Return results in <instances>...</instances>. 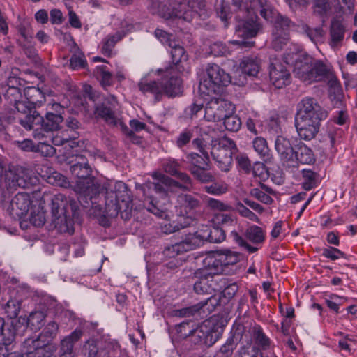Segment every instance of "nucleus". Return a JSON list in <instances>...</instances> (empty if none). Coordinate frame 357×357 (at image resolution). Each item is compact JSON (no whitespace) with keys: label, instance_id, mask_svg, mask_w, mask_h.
Segmentation results:
<instances>
[{"label":"nucleus","instance_id":"nucleus-1","mask_svg":"<svg viewBox=\"0 0 357 357\" xmlns=\"http://www.w3.org/2000/svg\"><path fill=\"white\" fill-rule=\"evenodd\" d=\"M289 52L284 54V61L287 64L294 66L295 76L307 84L320 82L330 78L332 86L337 87L339 82L332 74L330 68L322 61L315 60L310 56L303 53L300 48L294 44L290 45Z\"/></svg>","mask_w":357,"mask_h":357},{"label":"nucleus","instance_id":"nucleus-2","mask_svg":"<svg viewBox=\"0 0 357 357\" xmlns=\"http://www.w3.org/2000/svg\"><path fill=\"white\" fill-rule=\"evenodd\" d=\"M328 116L325 110L313 98L305 97L297 105L295 127L304 140L314 139L319 132L321 121Z\"/></svg>","mask_w":357,"mask_h":357},{"label":"nucleus","instance_id":"nucleus-3","mask_svg":"<svg viewBox=\"0 0 357 357\" xmlns=\"http://www.w3.org/2000/svg\"><path fill=\"white\" fill-rule=\"evenodd\" d=\"M162 167L166 173L176 176L178 181H176L161 173H154L153 178L158 181L149 185L150 190L162 196H166L168 192H174L176 188L187 191L192 189V180L187 174L179 171L181 164L178 160L171 158L164 159L162 161Z\"/></svg>","mask_w":357,"mask_h":357},{"label":"nucleus","instance_id":"nucleus-4","mask_svg":"<svg viewBox=\"0 0 357 357\" xmlns=\"http://www.w3.org/2000/svg\"><path fill=\"white\" fill-rule=\"evenodd\" d=\"M225 238V231L220 227L211 228L208 226H202L195 233L185 235L180 242L168 246L165 254L169 257L194 250L205 241L210 243H220Z\"/></svg>","mask_w":357,"mask_h":357},{"label":"nucleus","instance_id":"nucleus-5","mask_svg":"<svg viewBox=\"0 0 357 357\" xmlns=\"http://www.w3.org/2000/svg\"><path fill=\"white\" fill-rule=\"evenodd\" d=\"M74 156L76 157L75 162L71 165L70 171L77 178L75 191L79 195V199L84 198L86 203H88L87 200L90 199L93 204L92 199L95 198L102 188L93 177L90 176L92 170L86 156L79 155L77 152L74 153Z\"/></svg>","mask_w":357,"mask_h":357},{"label":"nucleus","instance_id":"nucleus-6","mask_svg":"<svg viewBox=\"0 0 357 357\" xmlns=\"http://www.w3.org/2000/svg\"><path fill=\"white\" fill-rule=\"evenodd\" d=\"M174 67L167 68L160 82L142 80L139 83V90L144 93H149L158 100L164 94L173 97L182 93V81L179 73Z\"/></svg>","mask_w":357,"mask_h":357},{"label":"nucleus","instance_id":"nucleus-7","mask_svg":"<svg viewBox=\"0 0 357 357\" xmlns=\"http://www.w3.org/2000/svg\"><path fill=\"white\" fill-rule=\"evenodd\" d=\"M226 321L219 315H213L195 329L190 330L188 323L180 325V332L189 331V333H184L183 335L190 336L191 341L195 344H213L219 338Z\"/></svg>","mask_w":357,"mask_h":357},{"label":"nucleus","instance_id":"nucleus-8","mask_svg":"<svg viewBox=\"0 0 357 357\" xmlns=\"http://www.w3.org/2000/svg\"><path fill=\"white\" fill-rule=\"evenodd\" d=\"M109 187L105 196L107 213L109 216H116L121 213L122 218H130L132 204L130 192L126 185L122 181H116L114 185L110 183Z\"/></svg>","mask_w":357,"mask_h":357},{"label":"nucleus","instance_id":"nucleus-9","mask_svg":"<svg viewBox=\"0 0 357 357\" xmlns=\"http://www.w3.org/2000/svg\"><path fill=\"white\" fill-rule=\"evenodd\" d=\"M76 202L62 194L55 195L51 202L52 221L61 232L73 234L74 232L73 215L75 212Z\"/></svg>","mask_w":357,"mask_h":357},{"label":"nucleus","instance_id":"nucleus-10","mask_svg":"<svg viewBox=\"0 0 357 357\" xmlns=\"http://www.w3.org/2000/svg\"><path fill=\"white\" fill-rule=\"evenodd\" d=\"M231 77L216 64H211L206 69V75L200 82L199 93L201 98L218 95L223 87L231 83Z\"/></svg>","mask_w":357,"mask_h":357},{"label":"nucleus","instance_id":"nucleus-11","mask_svg":"<svg viewBox=\"0 0 357 357\" xmlns=\"http://www.w3.org/2000/svg\"><path fill=\"white\" fill-rule=\"evenodd\" d=\"M244 4V8L248 12L253 13L257 19V13L266 21L274 24L275 28L277 22H280V26L284 25L287 28H291L293 22L287 17L280 15L277 10L268 2L267 0H241Z\"/></svg>","mask_w":357,"mask_h":357},{"label":"nucleus","instance_id":"nucleus-12","mask_svg":"<svg viewBox=\"0 0 357 357\" xmlns=\"http://www.w3.org/2000/svg\"><path fill=\"white\" fill-rule=\"evenodd\" d=\"M233 5L240 11L245 12V19L240 20L236 26V34L243 40L252 38L257 36L261 29V25L255 17L252 11L248 13L244 8L241 0H232Z\"/></svg>","mask_w":357,"mask_h":357},{"label":"nucleus","instance_id":"nucleus-13","mask_svg":"<svg viewBox=\"0 0 357 357\" xmlns=\"http://www.w3.org/2000/svg\"><path fill=\"white\" fill-rule=\"evenodd\" d=\"M236 151V145L231 139L222 138L214 144L211 153L218 167L223 172L229 171L232 164V155Z\"/></svg>","mask_w":357,"mask_h":357},{"label":"nucleus","instance_id":"nucleus-14","mask_svg":"<svg viewBox=\"0 0 357 357\" xmlns=\"http://www.w3.org/2000/svg\"><path fill=\"white\" fill-rule=\"evenodd\" d=\"M202 99L207 102L204 118L208 121H220L234 110V106L230 102L215 96L208 97L207 100Z\"/></svg>","mask_w":357,"mask_h":357},{"label":"nucleus","instance_id":"nucleus-15","mask_svg":"<svg viewBox=\"0 0 357 357\" xmlns=\"http://www.w3.org/2000/svg\"><path fill=\"white\" fill-rule=\"evenodd\" d=\"M240 342L241 344L255 345L260 351L268 349L271 341L265 334L262 328L257 324L250 326L248 329L243 331Z\"/></svg>","mask_w":357,"mask_h":357},{"label":"nucleus","instance_id":"nucleus-16","mask_svg":"<svg viewBox=\"0 0 357 357\" xmlns=\"http://www.w3.org/2000/svg\"><path fill=\"white\" fill-rule=\"evenodd\" d=\"M269 76L272 84L281 89L291 82V74L286 66L275 58L270 59Z\"/></svg>","mask_w":357,"mask_h":357},{"label":"nucleus","instance_id":"nucleus-17","mask_svg":"<svg viewBox=\"0 0 357 357\" xmlns=\"http://www.w3.org/2000/svg\"><path fill=\"white\" fill-rule=\"evenodd\" d=\"M194 277L197 279L194 284V289L197 294H210L222 290V286L218 282V280L213 275L197 270L194 273Z\"/></svg>","mask_w":357,"mask_h":357},{"label":"nucleus","instance_id":"nucleus-18","mask_svg":"<svg viewBox=\"0 0 357 357\" xmlns=\"http://www.w3.org/2000/svg\"><path fill=\"white\" fill-rule=\"evenodd\" d=\"M5 183L9 190H15L17 187L29 188L33 184L32 178L22 167H12L5 173Z\"/></svg>","mask_w":357,"mask_h":357},{"label":"nucleus","instance_id":"nucleus-19","mask_svg":"<svg viewBox=\"0 0 357 357\" xmlns=\"http://www.w3.org/2000/svg\"><path fill=\"white\" fill-rule=\"evenodd\" d=\"M220 296L212 295L205 301H201L195 305L181 310L179 314L183 317L192 316L196 313H198L199 315L210 314L218 305H220Z\"/></svg>","mask_w":357,"mask_h":357},{"label":"nucleus","instance_id":"nucleus-20","mask_svg":"<svg viewBox=\"0 0 357 357\" xmlns=\"http://www.w3.org/2000/svg\"><path fill=\"white\" fill-rule=\"evenodd\" d=\"M275 148L284 165L288 167H295L294 151L290 140L282 136L277 137Z\"/></svg>","mask_w":357,"mask_h":357},{"label":"nucleus","instance_id":"nucleus-21","mask_svg":"<svg viewBox=\"0 0 357 357\" xmlns=\"http://www.w3.org/2000/svg\"><path fill=\"white\" fill-rule=\"evenodd\" d=\"M229 45L220 41L214 42L210 45V53L215 56H227L233 51L231 45L240 49L250 48L255 45V42L234 40L229 41Z\"/></svg>","mask_w":357,"mask_h":357},{"label":"nucleus","instance_id":"nucleus-22","mask_svg":"<svg viewBox=\"0 0 357 357\" xmlns=\"http://www.w3.org/2000/svg\"><path fill=\"white\" fill-rule=\"evenodd\" d=\"M30 195L26 192L17 193L11 200L10 213L14 218H22L26 215L31 205Z\"/></svg>","mask_w":357,"mask_h":357},{"label":"nucleus","instance_id":"nucleus-23","mask_svg":"<svg viewBox=\"0 0 357 357\" xmlns=\"http://www.w3.org/2000/svg\"><path fill=\"white\" fill-rule=\"evenodd\" d=\"M204 268L199 269L211 275H219L225 271L218 250L206 254L203 259Z\"/></svg>","mask_w":357,"mask_h":357},{"label":"nucleus","instance_id":"nucleus-24","mask_svg":"<svg viewBox=\"0 0 357 357\" xmlns=\"http://www.w3.org/2000/svg\"><path fill=\"white\" fill-rule=\"evenodd\" d=\"M24 94L28 101L19 100L15 102V109L18 112L27 114L31 113L35 105H37L38 100L35 98L42 96L40 91L35 87L29 88L25 90Z\"/></svg>","mask_w":357,"mask_h":357},{"label":"nucleus","instance_id":"nucleus-25","mask_svg":"<svg viewBox=\"0 0 357 357\" xmlns=\"http://www.w3.org/2000/svg\"><path fill=\"white\" fill-rule=\"evenodd\" d=\"M121 25L123 29L121 31H117L113 35H109L104 40L101 50L104 55L109 56L115 44L121 40L122 38L133 28L132 25L126 21L122 22Z\"/></svg>","mask_w":357,"mask_h":357},{"label":"nucleus","instance_id":"nucleus-26","mask_svg":"<svg viewBox=\"0 0 357 357\" xmlns=\"http://www.w3.org/2000/svg\"><path fill=\"white\" fill-rule=\"evenodd\" d=\"M280 22H277L275 28L273 30L271 47L275 51H280L283 47L289 43L288 29L284 25L280 26Z\"/></svg>","mask_w":357,"mask_h":357},{"label":"nucleus","instance_id":"nucleus-27","mask_svg":"<svg viewBox=\"0 0 357 357\" xmlns=\"http://www.w3.org/2000/svg\"><path fill=\"white\" fill-rule=\"evenodd\" d=\"M83 331L80 328H76L70 335L64 337L61 340L60 352L63 356L73 357L74 344L82 336Z\"/></svg>","mask_w":357,"mask_h":357},{"label":"nucleus","instance_id":"nucleus-28","mask_svg":"<svg viewBox=\"0 0 357 357\" xmlns=\"http://www.w3.org/2000/svg\"><path fill=\"white\" fill-rule=\"evenodd\" d=\"M41 176L50 184L61 187H67L68 182L66 177L53 168L43 165L41 168Z\"/></svg>","mask_w":357,"mask_h":357},{"label":"nucleus","instance_id":"nucleus-29","mask_svg":"<svg viewBox=\"0 0 357 357\" xmlns=\"http://www.w3.org/2000/svg\"><path fill=\"white\" fill-rule=\"evenodd\" d=\"M294 160H296L294 167H297L299 163L306 165L313 163L315 161V158L311 149L300 142L294 151Z\"/></svg>","mask_w":357,"mask_h":357},{"label":"nucleus","instance_id":"nucleus-30","mask_svg":"<svg viewBox=\"0 0 357 357\" xmlns=\"http://www.w3.org/2000/svg\"><path fill=\"white\" fill-rule=\"evenodd\" d=\"M172 48L171 55L172 59L173 66L175 70L178 71H182L184 70V66L182 64L183 61H187V55L185 54V50L182 46H181L176 41L173 43V45L170 46Z\"/></svg>","mask_w":357,"mask_h":357},{"label":"nucleus","instance_id":"nucleus-31","mask_svg":"<svg viewBox=\"0 0 357 357\" xmlns=\"http://www.w3.org/2000/svg\"><path fill=\"white\" fill-rule=\"evenodd\" d=\"M63 120V118L61 114H54V112L50 111L47 112L45 118L43 117L40 125L47 132L58 130Z\"/></svg>","mask_w":357,"mask_h":357},{"label":"nucleus","instance_id":"nucleus-32","mask_svg":"<svg viewBox=\"0 0 357 357\" xmlns=\"http://www.w3.org/2000/svg\"><path fill=\"white\" fill-rule=\"evenodd\" d=\"M45 344L42 342L39 336L29 337L25 340L23 344L22 355L21 357H33L35 352H38Z\"/></svg>","mask_w":357,"mask_h":357},{"label":"nucleus","instance_id":"nucleus-33","mask_svg":"<svg viewBox=\"0 0 357 357\" xmlns=\"http://www.w3.org/2000/svg\"><path fill=\"white\" fill-rule=\"evenodd\" d=\"M185 8V4L179 3L177 8H166V6H163L162 8H159L158 10H152L153 13H157L159 16L166 20L181 18L183 15V9Z\"/></svg>","mask_w":357,"mask_h":357},{"label":"nucleus","instance_id":"nucleus-34","mask_svg":"<svg viewBox=\"0 0 357 357\" xmlns=\"http://www.w3.org/2000/svg\"><path fill=\"white\" fill-rule=\"evenodd\" d=\"M330 36V44L332 47H336L343 40L344 36V29L342 23L338 20H333L331 22Z\"/></svg>","mask_w":357,"mask_h":357},{"label":"nucleus","instance_id":"nucleus-35","mask_svg":"<svg viewBox=\"0 0 357 357\" xmlns=\"http://www.w3.org/2000/svg\"><path fill=\"white\" fill-rule=\"evenodd\" d=\"M50 141L55 146H64V149H66V152L65 154L66 157L68 158L70 155L74 156V153L77 152V150L75 149L77 146H79L80 141L76 140H69L68 139H63L60 137H52Z\"/></svg>","mask_w":357,"mask_h":357},{"label":"nucleus","instance_id":"nucleus-36","mask_svg":"<svg viewBox=\"0 0 357 357\" xmlns=\"http://www.w3.org/2000/svg\"><path fill=\"white\" fill-rule=\"evenodd\" d=\"M240 66L243 73L256 76L260 69V62L257 57H245L242 60Z\"/></svg>","mask_w":357,"mask_h":357},{"label":"nucleus","instance_id":"nucleus-37","mask_svg":"<svg viewBox=\"0 0 357 357\" xmlns=\"http://www.w3.org/2000/svg\"><path fill=\"white\" fill-rule=\"evenodd\" d=\"M19 123L26 130L34 128L35 126L40 125L43 116L36 110L26 114L24 117H18Z\"/></svg>","mask_w":357,"mask_h":357},{"label":"nucleus","instance_id":"nucleus-38","mask_svg":"<svg viewBox=\"0 0 357 357\" xmlns=\"http://www.w3.org/2000/svg\"><path fill=\"white\" fill-rule=\"evenodd\" d=\"M96 114L103 119L108 124L116 126L118 125L119 120L115 116L114 112L111 107H107L104 105L96 107Z\"/></svg>","mask_w":357,"mask_h":357},{"label":"nucleus","instance_id":"nucleus-39","mask_svg":"<svg viewBox=\"0 0 357 357\" xmlns=\"http://www.w3.org/2000/svg\"><path fill=\"white\" fill-rule=\"evenodd\" d=\"M94 73L101 86L104 89H106L113 84L112 75L107 70V66H98L96 68Z\"/></svg>","mask_w":357,"mask_h":357},{"label":"nucleus","instance_id":"nucleus-40","mask_svg":"<svg viewBox=\"0 0 357 357\" xmlns=\"http://www.w3.org/2000/svg\"><path fill=\"white\" fill-rule=\"evenodd\" d=\"M178 203L181 208H183L186 214L199 206V200L190 195H180L178 197Z\"/></svg>","mask_w":357,"mask_h":357},{"label":"nucleus","instance_id":"nucleus-41","mask_svg":"<svg viewBox=\"0 0 357 357\" xmlns=\"http://www.w3.org/2000/svg\"><path fill=\"white\" fill-rule=\"evenodd\" d=\"M200 155L195 153H190L187 155V159L191 164V167L209 168V156L208 153H202Z\"/></svg>","mask_w":357,"mask_h":357},{"label":"nucleus","instance_id":"nucleus-42","mask_svg":"<svg viewBox=\"0 0 357 357\" xmlns=\"http://www.w3.org/2000/svg\"><path fill=\"white\" fill-rule=\"evenodd\" d=\"M245 236L249 241L255 244L261 243L265 239L263 229L257 225L250 226L246 229Z\"/></svg>","mask_w":357,"mask_h":357},{"label":"nucleus","instance_id":"nucleus-43","mask_svg":"<svg viewBox=\"0 0 357 357\" xmlns=\"http://www.w3.org/2000/svg\"><path fill=\"white\" fill-rule=\"evenodd\" d=\"M208 169V168L191 167L190 171L192 175L200 182L208 183L213 180V176L206 171Z\"/></svg>","mask_w":357,"mask_h":357},{"label":"nucleus","instance_id":"nucleus-44","mask_svg":"<svg viewBox=\"0 0 357 357\" xmlns=\"http://www.w3.org/2000/svg\"><path fill=\"white\" fill-rule=\"evenodd\" d=\"M218 252L224 268L236 264L239 261V255L236 252L229 250H218Z\"/></svg>","mask_w":357,"mask_h":357},{"label":"nucleus","instance_id":"nucleus-45","mask_svg":"<svg viewBox=\"0 0 357 357\" xmlns=\"http://www.w3.org/2000/svg\"><path fill=\"white\" fill-rule=\"evenodd\" d=\"M45 314L40 311L31 312L27 320V324L33 330H38L43 326Z\"/></svg>","mask_w":357,"mask_h":357},{"label":"nucleus","instance_id":"nucleus-46","mask_svg":"<svg viewBox=\"0 0 357 357\" xmlns=\"http://www.w3.org/2000/svg\"><path fill=\"white\" fill-rule=\"evenodd\" d=\"M253 148L255 151L262 158H268L269 155V149L266 140L262 137H256L253 142Z\"/></svg>","mask_w":357,"mask_h":357},{"label":"nucleus","instance_id":"nucleus-47","mask_svg":"<svg viewBox=\"0 0 357 357\" xmlns=\"http://www.w3.org/2000/svg\"><path fill=\"white\" fill-rule=\"evenodd\" d=\"M224 125L227 130L237 132L241 127V119L236 115L227 114L224 119Z\"/></svg>","mask_w":357,"mask_h":357},{"label":"nucleus","instance_id":"nucleus-48","mask_svg":"<svg viewBox=\"0 0 357 357\" xmlns=\"http://www.w3.org/2000/svg\"><path fill=\"white\" fill-rule=\"evenodd\" d=\"M303 188L306 190L312 189L316 185L317 175L310 169L303 170Z\"/></svg>","mask_w":357,"mask_h":357},{"label":"nucleus","instance_id":"nucleus-49","mask_svg":"<svg viewBox=\"0 0 357 357\" xmlns=\"http://www.w3.org/2000/svg\"><path fill=\"white\" fill-rule=\"evenodd\" d=\"M241 344L238 351L239 357H263L261 351L255 345Z\"/></svg>","mask_w":357,"mask_h":357},{"label":"nucleus","instance_id":"nucleus-50","mask_svg":"<svg viewBox=\"0 0 357 357\" xmlns=\"http://www.w3.org/2000/svg\"><path fill=\"white\" fill-rule=\"evenodd\" d=\"M236 210L241 216L257 223L260 222V220L258 216L247 208L241 202L237 203L236 205Z\"/></svg>","mask_w":357,"mask_h":357},{"label":"nucleus","instance_id":"nucleus-51","mask_svg":"<svg viewBox=\"0 0 357 357\" xmlns=\"http://www.w3.org/2000/svg\"><path fill=\"white\" fill-rule=\"evenodd\" d=\"M146 208L149 211L153 213L155 215L164 220L169 219V215L167 211L165 208H159L154 202V199L152 197L149 199V204Z\"/></svg>","mask_w":357,"mask_h":357},{"label":"nucleus","instance_id":"nucleus-52","mask_svg":"<svg viewBox=\"0 0 357 357\" xmlns=\"http://www.w3.org/2000/svg\"><path fill=\"white\" fill-rule=\"evenodd\" d=\"M17 30L26 42L28 43H31L33 38V32L31 31V26L29 22H21L17 26Z\"/></svg>","mask_w":357,"mask_h":357},{"label":"nucleus","instance_id":"nucleus-53","mask_svg":"<svg viewBox=\"0 0 357 357\" xmlns=\"http://www.w3.org/2000/svg\"><path fill=\"white\" fill-rule=\"evenodd\" d=\"M345 298L336 294H331L325 299L327 306L333 311L338 313L340 306L344 303Z\"/></svg>","mask_w":357,"mask_h":357},{"label":"nucleus","instance_id":"nucleus-54","mask_svg":"<svg viewBox=\"0 0 357 357\" xmlns=\"http://www.w3.org/2000/svg\"><path fill=\"white\" fill-rule=\"evenodd\" d=\"M155 36L164 45H166L169 47L173 45V43H175L176 40H174V37L172 34H170L165 31L156 29L154 32Z\"/></svg>","mask_w":357,"mask_h":357},{"label":"nucleus","instance_id":"nucleus-55","mask_svg":"<svg viewBox=\"0 0 357 357\" xmlns=\"http://www.w3.org/2000/svg\"><path fill=\"white\" fill-rule=\"evenodd\" d=\"M20 303L17 300L10 299L5 305V311L10 319L15 318L20 312Z\"/></svg>","mask_w":357,"mask_h":357},{"label":"nucleus","instance_id":"nucleus-56","mask_svg":"<svg viewBox=\"0 0 357 357\" xmlns=\"http://www.w3.org/2000/svg\"><path fill=\"white\" fill-rule=\"evenodd\" d=\"M50 140H44L40 142L37 145L36 151L40 153L46 157H52L56 153V149L52 145L49 144Z\"/></svg>","mask_w":357,"mask_h":357},{"label":"nucleus","instance_id":"nucleus-57","mask_svg":"<svg viewBox=\"0 0 357 357\" xmlns=\"http://www.w3.org/2000/svg\"><path fill=\"white\" fill-rule=\"evenodd\" d=\"M204 190L209 194L220 195L227 191V186L225 183H213L210 185H206Z\"/></svg>","mask_w":357,"mask_h":357},{"label":"nucleus","instance_id":"nucleus-58","mask_svg":"<svg viewBox=\"0 0 357 357\" xmlns=\"http://www.w3.org/2000/svg\"><path fill=\"white\" fill-rule=\"evenodd\" d=\"M59 329V324L56 321H52L45 326L42 334L46 337L53 339L57 335Z\"/></svg>","mask_w":357,"mask_h":357},{"label":"nucleus","instance_id":"nucleus-59","mask_svg":"<svg viewBox=\"0 0 357 357\" xmlns=\"http://www.w3.org/2000/svg\"><path fill=\"white\" fill-rule=\"evenodd\" d=\"M322 256L331 259V260H336L341 257H344L345 255L337 248L329 247L322 250Z\"/></svg>","mask_w":357,"mask_h":357},{"label":"nucleus","instance_id":"nucleus-60","mask_svg":"<svg viewBox=\"0 0 357 357\" xmlns=\"http://www.w3.org/2000/svg\"><path fill=\"white\" fill-rule=\"evenodd\" d=\"M86 63V60L84 55L79 52L78 54H74L70 60V64L72 68L79 69L84 68Z\"/></svg>","mask_w":357,"mask_h":357},{"label":"nucleus","instance_id":"nucleus-61","mask_svg":"<svg viewBox=\"0 0 357 357\" xmlns=\"http://www.w3.org/2000/svg\"><path fill=\"white\" fill-rule=\"evenodd\" d=\"M250 195L265 204H271L273 202V199L269 195L266 194L264 191L258 188L252 189Z\"/></svg>","mask_w":357,"mask_h":357},{"label":"nucleus","instance_id":"nucleus-62","mask_svg":"<svg viewBox=\"0 0 357 357\" xmlns=\"http://www.w3.org/2000/svg\"><path fill=\"white\" fill-rule=\"evenodd\" d=\"M192 137V132L190 130H185L176 138V144L178 148L181 149L189 143Z\"/></svg>","mask_w":357,"mask_h":357},{"label":"nucleus","instance_id":"nucleus-63","mask_svg":"<svg viewBox=\"0 0 357 357\" xmlns=\"http://www.w3.org/2000/svg\"><path fill=\"white\" fill-rule=\"evenodd\" d=\"M207 204L208 206L214 211H227L230 209V206L227 204L222 202L220 200L213 199V198H209L207 200Z\"/></svg>","mask_w":357,"mask_h":357},{"label":"nucleus","instance_id":"nucleus-64","mask_svg":"<svg viewBox=\"0 0 357 357\" xmlns=\"http://www.w3.org/2000/svg\"><path fill=\"white\" fill-rule=\"evenodd\" d=\"M259 123V115L257 113H255L252 117L250 116L247 119L245 126L250 132L254 135H257L258 133L257 126Z\"/></svg>","mask_w":357,"mask_h":357}]
</instances>
